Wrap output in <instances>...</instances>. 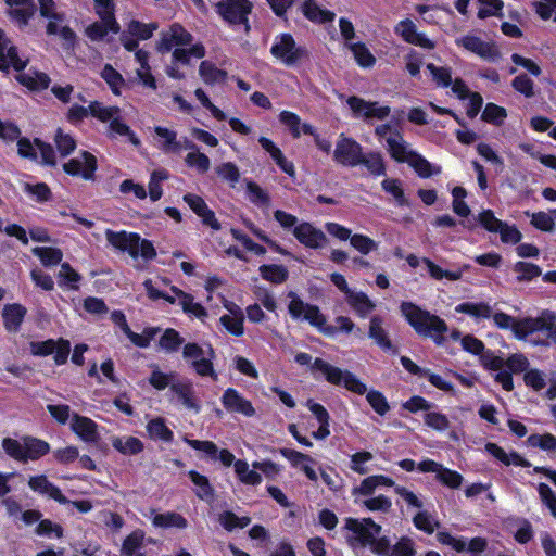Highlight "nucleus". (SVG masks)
Here are the masks:
<instances>
[{
	"mask_svg": "<svg viewBox=\"0 0 556 556\" xmlns=\"http://www.w3.org/2000/svg\"><path fill=\"white\" fill-rule=\"evenodd\" d=\"M172 292L178 298V304L182 311L195 318L203 320L207 316L206 309L198 302H194L193 296L185 293L176 287H172Z\"/></svg>",
	"mask_w": 556,
	"mask_h": 556,
	"instance_id": "36",
	"label": "nucleus"
},
{
	"mask_svg": "<svg viewBox=\"0 0 556 556\" xmlns=\"http://www.w3.org/2000/svg\"><path fill=\"white\" fill-rule=\"evenodd\" d=\"M270 52L288 66L293 65L304 53L303 49L296 47L294 39L289 34L278 36L271 46Z\"/></svg>",
	"mask_w": 556,
	"mask_h": 556,
	"instance_id": "16",
	"label": "nucleus"
},
{
	"mask_svg": "<svg viewBox=\"0 0 556 556\" xmlns=\"http://www.w3.org/2000/svg\"><path fill=\"white\" fill-rule=\"evenodd\" d=\"M409 266L417 267L420 263L425 264L431 278L435 280L446 279L448 281H458L462 279L464 270L469 269V265H464L462 268L448 270L443 269L429 258L419 260L416 255L409 254L406 257Z\"/></svg>",
	"mask_w": 556,
	"mask_h": 556,
	"instance_id": "18",
	"label": "nucleus"
},
{
	"mask_svg": "<svg viewBox=\"0 0 556 556\" xmlns=\"http://www.w3.org/2000/svg\"><path fill=\"white\" fill-rule=\"evenodd\" d=\"M184 201L202 219L205 225L212 227L213 229H219V224L215 218L214 212L208 208L207 204L200 195L187 193L184 195Z\"/></svg>",
	"mask_w": 556,
	"mask_h": 556,
	"instance_id": "29",
	"label": "nucleus"
},
{
	"mask_svg": "<svg viewBox=\"0 0 556 556\" xmlns=\"http://www.w3.org/2000/svg\"><path fill=\"white\" fill-rule=\"evenodd\" d=\"M155 147L164 153H179L182 149L177 132L166 127L155 126Z\"/></svg>",
	"mask_w": 556,
	"mask_h": 556,
	"instance_id": "30",
	"label": "nucleus"
},
{
	"mask_svg": "<svg viewBox=\"0 0 556 556\" xmlns=\"http://www.w3.org/2000/svg\"><path fill=\"white\" fill-rule=\"evenodd\" d=\"M185 162L189 167L197 169L201 174L206 173L211 167L208 156L200 152V150H193L187 153Z\"/></svg>",
	"mask_w": 556,
	"mask_h": 556,
	"instance_id": "63",
	"label": "nucleus"
},
{
	"mask_svg": "<svg viewBox=\"0 0 556 556\" xmlns=\"http://www.w3.org/2000/svg\"><path fill=\"white\" fill-rule=\"evenodd\" d=\"M355 504L371 511V513H383L387 514L392 508V501L387 495L380 494L377 496H369L366 498H357Z\"/></svg>",
	"mask_w": 556,
	"mask_h": 556,
	"instance_id": "47",
	"label": "nucleus"
},
{
	"mask_svg": "<svg viewBox=\"0 0 556 556\" xmlns=\"http://www.w3.org/2000/svg\"><path fill=\"white\" fill-rule=\"evenodd\" d=\"M361 164H363L368 172L374 176L386 175V165L381 153L370 152L362 155Z\"/></svg>",
	"mask_w": 556,
	"mask_h": 556,
	"instance_id": "55",
	"label": "nucleus"
},
{
	"mask_svg": "<svg viewBox=\"0 0 556 556\" xmlns=\"http://www.w3.org/2000/svg\"><path fill=\"white\" fill-rule=\"evenodd\" d=\"M314 367L323 372V376L329 383L342 386L349 391L359 395L366 394L367 402L380 416L389 412L390 406L386 396L377 390L368 391L366 384L353 372L336 367L321 358L315 359Z\"/></svg>",
	"mask_w": 556,
	"mask_h": 556,
	"instance_id": "2",
	"label": "nucleus"
},
{
	"mask_svg": "<svg viewBox=\"0 0 556 556\" xmlns=\"http://www.w3.org/2000/svg\"><path fill=\"white\" fill-rule=\"evenodd\" d=\"M63 169L73 176H79L86 180L92 179L97 169V160L89 152H81L63 165Z\"/></svg>",
	"mask_w": 556,
	"mask_h": 556,
	"instance_id": "21",
	"label": "nucleus"
},
{
	"mask_svg": "<svg viewBox=\"0 0 556 556\" xmlns=\"http://www.w3.org/2000/svg\"><path fill=\"white\" fill-rule=\"evenodd\" d=\"M302 318L308 321L312 326L316 327L320 332H323L326 336L332 337L336 334V329L333 328V326L327 325L326 317L315 305L309 304Z\"/></svg>",
	"mask_w": 556,
	"mask_h": 556,
	"instance_id": "45",
	"label": "nucleus"
},
{
	"mask_svg": "<svg viewBox=\"0 0 556 556\" xmlns=\"http://www.w3.org/2000/svg\"><path fill=\"white\" fill-rule=\"evenodd\" d=\"M112 446L123 455H137L143 451V443L132 435H118L111 438Z\"/></svg>",
	"mask_w": 556,
	"mask_h": 556,
	"instance_id": "38",
	"label": "nucleus"
},
{
	"mask_svg": "<svg viewBox=\"0 0 556 556\" xmlns=\"http://www.w3.org/2000/svg\"><path fill=\"white\" fill-rule=\"evenodd\" d=\"M172 392L178 397L181 405L194 414L201 412V403L195 395L193 384L189 380L176 381L170 384Z\"/></svg>",
	"mask_w": 556,
	"mask_h": 556,
	"instance_id": "25",
	"label": "nucleus"
},
{
	"mask_svg": "<svg viewBox=\"0 0 556 556\" xmlns=\"http://www.w3.org/2000/svg\"><path fill=\"white\" fill-rule=\"evenodd\" d=\"M185 340L173 328L166 329L160 338L159 345L167 353H174L184 344Z\"/></svg>",
	"mask_w": 556,
	"mask_h": 556,
	"instance_id": "57",
	"label": "nucleus"
},
{
	"mask_svg": "<svg viewBox=\"0 0 556 556\" xmlns=\"http://www.w3.org/2000/svg\"><path fill=\"white\" fill-rule=\"evenodd\" d=\"M485 450L488 453H490L493 457L498 459L501 463H503L506 466L515 465V466H522L528 467L529 463L525 460L518 453L505 452L501 446L496 445L495 443H488L485 445Z\"/></svg>",
	"mask_w": 556,
	"mask_h": 556,
	"instance_id": "44",
	"label": "nucleus"
},
{
	"mask_svg": "<svg viewBox=\"0 0 556 556\" xmlns=\"http://www.w3.org/2000/svg\"><path fill=\"white\" fill-rule=\"evenodd\" d=\"M375 554L380 556H414V543L410 539L402 538L394 545H390L386 538H381L376 543Z\"/></svg>",
	"mask_w": 556,
	"mask_h": 556,
	"instance_id": "28",
	"label": "nucleus"
},
{
	"mask_svg": "<svg viewBox=\"0 0 556 556\" xmlns=\"http://www.w3.org/2000/svg\"><path fill=\"white\" fill-rule=\"evenodd\" d=\"M205 55V49L201 43H195L192 47L176 48L173 51L172 58L182 64H188L190 58L201 59Z\"/></svg>",
	"mask_w": 556,
	"mask_h": 556,
	"instance_id": "60",
	"label": "nucleus"
},
{
	"mask_svg": "<svg viewBox=\"0 0 556 556\" xmlns=\"http://www.w3.org/2000/svg\"><path fill=\"white\" fill-rule=\"evenodd\" d=\"M223 307L227 313L219 317V324L231 336L241 337L244 334V314L242 308L233 301L222 299Z\"/></svg>",
	"mask_w": 556,
	"mask_h": 556,
	"instance_id": "14",
	"label": "nucleus"
},
{
	"mask_svg": "<svg viewBox=\"0 0 556 556\" xmlns=\"http://www.w3.org/2000/svg\"><path fill=\"white\" fill-rule=\"evenodd\" d=\"M401 312L417 333L431 337L437 344H442L444 333L447 331V326L443 319L410 302H403Z\"/></svg>",
	"mask_w": 556,
	"mask_h": 556,
	"instance_id": "4",
	"label": "nucleus"
},
{
	"mask_svg": "<svg viewBox=\"0 0 556 556\" xmlns=\"http://www.w3.org/2000/svg\"><path fill=\"white\" fill-rule=\"evenodd\" d=\"M458 47L477 54L483 60L494 61L498 58L497 49L490 42H485L477 36L466 35L455 40Z\"/></svg>",
	"mask_w": 556,
	"mask_h": 556,
	"instance_id": "23",
	"label": "nucleus"
},
{
	"mask_svg": "<svg viewBox=\"0 0 556 556\" xmlns=\"http://www.w3.org/2000/svg\"><path fill=\"white\" fill-rule=\"evenodd\" d=\"M24 68L17 71L16 80L30 90H42L48 88L50 78L47 74L29 70L28 72L22 73Z\"/></svg>",
	"mask_w": 556,
	"mask_h": 556,
	"instance_id": "37",
	"label": "nucleus"
},
{
	"mask_svg": "<svg viewBox=\"0 0 556 556\" xmlns=\"http://www.w3.org/2000/svg\"><path fill=\"white\" fill-rule=\"evenodd\" d=\"M233 467L236 475L242 483L257 485L262 482L261 475L256 469H250L249 464L245 460H236Z\"/></svg>",
	"mask_w": 556,
	"mask_h": 556,
	"instance_id": "53",
	"label": "nucleus"
},
{
	"mask_svg": "<svg viewBox=\"0 0 556 556\" xmlns=\"http://www.w3.org/2000/svg\"><path fill=\"white\" fill-rule=\"evenodd\" d=\"M294 238L305 248L323 249L328 244V238L324 231L308 222H301L293 229Z\"/></svg>",
	"mask_w": 556,
	"mask_h": 556,
	"instance_id": "17",
	"label": "nucleus"
},
{
	"mask_svg": "<svg viewBox=\"0 0 556 556\" xmlns=\"http://www.w3.org/2000/svg\"><path fill=\"white\" fill-rule=\"evenodd\" d=\"M152 525L156 528H176V529H185L188 527L187 519L178 513L167 511L164 514H154L152 513L151 517Z\"/></svg>",
	"mask_w": 556,
	"mask_h": 556,
	"instance_id": "43",
	"label": "nucleus"
},
{
	"mask_svg": "<svg viewBox=\"0 0 556 556\" xmlns=\"http://www.w3.org/2000/svg\"><path fill=\"white\" fill-rule=\"evenodd\" d=\"M182 357L200 377H207L213 381L218 379L213 364L216 354L212 345L208 344L207 348L204 349L194 342L186 343L182 348Z\"/></svg>",
	"mask_w": 556,
	"mask_h": 556,
	"instance_id": "6",
	"label": "nucleus"
},
{
	"mask_svg": "<svg viewBox=\"0 0 556 556\" xmlns=\"http://www.w3.org/2000/svg\"><path fill=\"white\" fill-rule=\"evenodd\" d=\"M220 402L228 413L241 414L245 417L255 415V408L252 403L233 388H228L224 391Z\"/></svg>",
	"mask_w": 556,
	"mask_h": 556,
	"instance_id": "22",
	"label": "nucleus"
},
{
	"mask_svg": "<svg viewBox=\"0 0 556 556\" xmlns=\"http://www.w3.org/2000/svg\"><path fill=\"white\" fill-rule=\"evenodd\" d=\"M481 365L490 370L494 371V380L502 386L505 391H511L514 389V381L511 372L504 369V358L495 355L491 351H486L481 356Z\"/></svg>",
	"mask_w": 556,
	"mask_h": 556,
	"instance_id": "19",
	"label": "nucleus"
},
{
	"mask_svg": "<svg viewBox=\"0 0 556 556\" xmlns=\"http://www.w3.org/2000/svg\"><path fill=\"white\" fill-rule=\"evenodd\" d=\"M413 523L418 530L428 534L433 533L440 527L437 516L425 509L416 513L413 517Z\"/></svg>",
	"mask_w": 556,
	"mask_h": 556,
	"instance_id": "49",
	"label": "nucleus"
},
{
	"mask_svg": "<svg viewBox=\"0 0 556 556\" xmlns=\"http://www.w3.org/2000/svg\"><path fill=\"white\" fill-rule=\"evenodd\" d=\"M363 148L354 139L341 134L336 143L333 160L344 166H356L361 164Z\"/></svg>",
	"mask_w": 556,
	"mask_h": 556,
	"instance_id": "12",
	"label": "nucleus"
},
{
	"mask_svg": "<svg viewBox=\"0 0 556 556\" xmlns=\"http://www.w3.org/2000/svg\"><path fill=\"white\" fill-rule=\"evenodd\" d=\"M252 3L249 0H224L217 4L218 14L229 24H243L249 30L248 15L251 13Z\"/></svg>",
	"mask_w": 556,
	"mask_h": 556,
	"instance_id": "11",
	"label": "nucleus"
},
{
	"mask_svg": "<svg viewBox=\"0 0 556 556\" xmlns=\"http://www.w3.org/2000/svg\"><path fill=\"white\" fill-rule=\"evenodd\" d=\"M348 304L361 318H366L375 308L376 303L362 291L354 290L346 298Z\"/></svg>",
	"mask_w": 556,
	"mask_h": 556,
	"instance_id": "35",
	"label": "nucleus"
},
{
	"mask_svg": "<svg viewBox=\"0 0 556 556\" xmlns=\"http://www.w3.org/2000/svg\"><path fill=\"white\" fill-rule=\"evenodd\" d=\"M348 105L357 118L366 119H384L391 112L390 106L381 105L379 102L366 101L358 97H350Z\"/></svg>",
	"mask_w": 556,
	"mask_h": 556,
	"instance_id": "15",
	"label": "nucleus"
},
{
	"mask_svg": "<svg viewBox=\"0 0 556 556\" xmlns=\"http://www.w3.org/2000/svg\"><path fill=\"white\" fill-rule=\"evenodd\" d=\"M154 543L152 539H146L142 530H135L127 535L123 542L121 554L122 556H141L140 549L143 547L144 542Z\"/></svg>",
	"mask_w": 556,
	"mask_h": 556,
	"instance_id": "40",
	"label": "nucleus"
},
{
	"mask_svg": "<svg viewBox=\"0 0 556 556\" xmlns=\"http://www.w3.org/2000/svg\"><path fill=\"white\" fill-rule=\"evenodd\" d=\"M261 147L271 156L276 164L288 175H294V166L288 162L283 156L281 150L275 144L273 140L267 137H261L258 139Z\"/></svg>",
	"mask_w": 556,
	"mask_h": 556,
	"instance_id": "39",
	"label": "nucleus"
},
{
	"mask_svg": "<svg viewBox=\"0 0 556 556\" xmlns=\"http://www.w3.org/2000/svg\"><path fill=\"white\" fill-rule=\"evenodd\" d=\"M495 325L502 329H511L514 336L519 340H526L530 334L545 326L544 323L555 318L552 314H541L538 318H528L515 320L505 313H495L492 315Z\"/></svg>",
	"mask_w": 556,
	"mask_h": 556,
	"instance_id": "8",
	"label": "nucleus"
},
{
	"mask_svg": "<svg viewBox=\"0 0 556 556\" xmlns=\"http://www.w3.org/2000/svg\"><path fill=\"white\" fill-rule=\"evenodd\" d=\"M11 18L20 26L27 24L35 13V5L31 0H7Z\"/></svg>",
	"mask_w": 556,
	"mask_h": 556,
	"instance_id": "33",
	"label": "nucleus"
},
{
	"mask_svg": "<svg viewBox=\"0 0 556 556\" xmlns=\"http://www.w3.org/2000/svg\"><path fill=\"white\" fill-rule=\"evenodd\" d=\"M215 172L222 180L228 182L231 187H235L240 180V170L232 162L219 164L216 166Z\"/></svg>",
	"mask_w": 556,
	"mask_h": 556,
	"instance_id": "61",
	"label": "nucleus"
},
{
	"mask_svg": "<svg viewBox=\"0 0 556 556\" xmlns=\"http://www.w3.org/2000/svg\"><path fill=\"white\" fill-rule=\"evenodd\" d=\"M199 74L203 81L208 85L219 84L225 81L226 72L217 68L212 62L203 61L199 67Z\"/></svg>",
	"mask_w": 556,
	"mask_h": 556,
	"instance_id": "54",
	"label": "nucleus"
},
{
	"mask_svg": "<svg viewBox=\"0 0 556 556\" xmlns=\"http://www.w3.org/2000/svg\"><path fill=\"white\" fill-rule=\"evenodd\" d=\"M147 431L153 440L170 442L174 438L173 431L165 425L163 418L151 419L147 424Z\"/></svg>",
	"mask_w": 556,
	"mask_h": 556,
	"instance_id": "52",
	"label": "nucleus"
},
{
	"mask_svg": "<svg viewBox=\"0 0 556 556\" xmlns=\"http://www.w3.org/2000/svg\"><path fill=\"white\" fill-rule=\"evenodd\" d=\"M455 312L467 314L475 319H488L492 316V308L483 302H465L456 305Z\"/></svg>",
	"mask_w": 556,
	"mask_h": 556,
	"instance_id": "46",
	"label": "nucleus"
},
{
	"mask_svg": "<svg viewBox=\"0 0 556 556\" xmlns=\"http://www.w3.org/2000/svg\"><path fill=\"white\" fill-rule=\"evenodd\" d=\"M437 540L444 545L451 546L458 553L467 552L472 556H480L486 549L488 542L485 539L476 536L471 540H466L465 538H456L445 531H440L437 533Z\"/></svg>",
	"mask_w": 556,
	"mask_h": 556,
	"instance_id": "13",
	"label": "nucleus"
},
{
	"mask_svg": "<svg viewBox=\"0 0 556 556\" xmlns=\"http://www.w3.org/2000/svg\"><path fill=\"white\" fill-rule=\"evenodd\" d=\"M33 253L39 257L43 266L56 265L62 261L63 253L60 249L51 247H36Z\"/></svg>",
	"mask_w": 556,
	"mask_h": 556,
	"instance_id": "58",
	"label": "nucleus"
},
{
	"mask_svg": "<svg viewBox=\"0 0 556 556\" xmlns=\"http://www.w3.org/2000/svg\"><path fill=\"white\" fill-rule=\"evenodd\" d=\"M279 121L287 126L292 136L299 138L301 134L314 135V127L306 123H301V118L293 112L282 111L279 114Z\"/></svg>",
	"mask_w": 556,
	"mask_h": 556,
	"instance_id": "42",
	"label": "nucleus"
},
{
	"mask_svg": "<svg viewBox=\"0 0 556 556\" xmlns=\"http://www.w3.org/2000/svg\"><path fill=\"white\" fill-rule=\"evenodd\" d=\"M395 482L393 479L384 476V475H371L364 478L358 485H355L351 494L354 497V503L357 502V498H366L372 496L375 491L379 486H393Z\"/></svg>",
	"mask_w": 556,
	"mask_h": 556,
	"instance_id": "24",
	"label": "nucleus"
},
{
	"mask_svg": "<svg viewBox=\"0 0 556 556\" xmlns=\"http://www.w3.org/2000/svg\"><path fill=\"white\" fill-rule=\"evenodd\" d=\"M375 132L386 141L387 151L394 161L408 164L421 178H429L441 173L440 166L428 162L412 148L399 131L392 130L389 124L377 126Z\"/></svg>",
	"mask_w": 556,
	"mask_h": 556,
	"instance_id": "1",
	"label": "nucleus"
},
{
	"mask_svg": "<svg viewBox=\"0 0 556 556\" xmlns=\"http://www.w3.org/2000/svg\"><path fill=\"white\" fill-rule=\"evenodd\" d=\"M29 488L39 494L46 495L60 504L68 503L67 498L62 494L61 490L51 483L46 476H33L28 480Z\"/></svg>",
	"mask_w": 556,
	"mask_h": 556,
	"instance_id": "31",
	"label": "nucleus"
},
{
	"mask_svg": "<svg viewBox=\"0 0 556 556\" xmlns=\"http://www.w3.org/2000/svg\"><path fill=\"white\" fill-rule=\"evenodd\" d=\"M2 447L8 455L21 462L36 460L49 452V444L42 440L26 438L23 441L4 439Z\"/></svg>",
	"mask_w": 556,
	"mask_h": 556,
	"instance_id": "9",
	"label": "nucleus"
},
{
	"mask_svg": "<svg viewBox=\"0 0 556 556\" xmlns=\"http://www.w3.org/2000/svg\"><path fill=\"white\" fill-rule=\"evenodd\" d=\"M218 521L227 531H232L245 528L251 522V519L247 516L238 517L231 511H224L219 515Z\"/></svg>",
	"mask_w": 556,
	"mask_h": 556,
	"instance_id": "62",
	"label": "nucleus"
},
{
	"mask_svg": "<svg viewBox=\"0 0 556 556\" xmlns=\"http://www.w3.org/2000/svg\"><path fill=\"white\" fill-rule=\"evenodd\" d=\"M395 33L406 42L421 47L424 49H433L434 42L424 33H418L416 25L410 20H404L395 26Z\"/></svg>",
	"mask_w": 556,
	"mask_h": 556,
	"instance_id": "26",
	"label": "nucleus"
},
{
	"mask_svg": "<svg viewBox=\"0 0 556 556\" xmlns=\"http://www.w3.org/2000/svg\"><path fill=\"white\" fill-rule=\"evenodd\" d=\"M26 314V309L18 304L7 305L3 309L4 326L9 331H16Z\"/></svg>",
	"mask_w": 556,
	"mask_h": 556,
	"instance_id": "48",
	"label": "nucleus"
},
{
	"mask_svg": "<svg viewBox=\"0 0 556 556\" xmlns=\"http://www.w3.org/2000/svg\"><path fill=\"white\" fill-rule=\"evenodd\" d=\"M192 36L181 25L173 24L167 30L161 33L157 50L160 52H168L172 49L182 48L190 45Z\"/></svg>",
	"mask_w": 556,
	"mask_h": 556,
	"instance_id": "20",
	"label": "nucleus"
},
{
	"mask_svg": "<svg viewBox=\"0 0 556 556\" xmlns=\"http://www.w3.org/2000/svg\"><path fill=\"white\" fill-rule=\"evenodd\" d=\"M71 429L85 442H96L99 438L97 424L85 416L73 414Z\"/></svg>",
	"mask_w": 556,
	"mask_h": 556,
	"instance_id": "32",
	"label": "nucleus"
},
{
	"mask_svg": "<svg viewBox=\"0 0 556 556\" xmlns=\"http://www.w3.org/2000/svg\"><path fill=\"white\" fill-rule=\"evenodd\" d=\"M374 455L368 451H359L350 456V469L358 475H366L370 471L369 463Z\"/></svg>",
	"mask_w": 556,
	"mask_h": 556,
	"instance_id": "56",
	"label": "nucleus"
},
{
	"mask_svg": "<svg viewBox=\"0 0 556 556\" xmlns=\"http://www.w3.org/2000/svg\"><path fill=\"white\" fill-rule=\"evenodd\" d=\"M345 528L352 533L349 541L353 547L369 546L375 553L376 543L381 539L379 538L381 527L371 518H348Z\"/></svg>",
	"mask_w": 556,
	"mask_h": 556,
	"instance_id": "7",
	"label": "nucleus"
},
{
	"mask_svg": "<svg viewBox=\"0 0 556 556\" xmlns=\"http://www.w3.org/2000/svg\"><path fill=\"white\" fill-rule=\"evenodd\" d=\"M159 331L160 329L156 327H148L142 331V333H136L129 329L125 334L136 346L148 348Z\"/></svg>",
	"mask_w": 556,
	"mask_h": 556,
	"instance_id": "64",
	"label": "nucleus"
},
{
	"mask_svg": "<svg viewBox=\"0 0 556 556\" xmlns=\"http://www.w3.org/2000/svg\"><path fill=\"white\" fill-rule=\"evenodd\" d=\"M105 237L109 243L122 252H127L131 257L141 256L144 260H152L156 251L151 241L141 239L139 235L127 231H113L108 229Z\"/></svg>",
	"mask_w": 556,
	"mask_h": 556,
	"instance_id": "5",
	"label": "nucleus"
},
{
	"mask_svg": "<svg viewBox=\"0 0 556 556\" xmlns=\"http://www.w3.org/2000/svg\"><path fill=\"white\" fill-rule=\"evenodd\" d=\"M188 476L195 486V495L203 501H211L214 495V490L210 484L208 479L194 470H190Z\"/></svg>",
	"mask_w": 556,
	"mask_h": 556,
	"instance_id": "50",
	"label": "nucleus"
},
{
	"mask_svg": "<svg viewBox=\"0 0 556 556\" xmlns=\"http://www.w3.org/2000/svg\"><path fill=\"white\" fill-rule=\"evenodd\" d=\"M260 273L263 279L273 283H282L288 278V270L282 265H262Z\"/></svg>",
	"mask_w": 556,
	"mask_h": 556,
	"instance_id": "59",
	"label": "nucleus"
},
{
	"mask_svg": "<svg viewBox=\"0 0 556 556\" xmlns=\"http://www.w3.org/2000/svg\"><path fill=\"white\" fill-rule=\"evenodd\" d=\"M368 337L383 351H391L393 345L384 327V320L380 316H372L369 321Z\"/></svg>",
	"mask_w": 556,
	"mask_h": 556,
	"instance_id": "34",
	"label": "nucleus"
},
{
	"mask_svg": "<svg viewBox=\"0 0 556 556\" xmlns=\"http://www.w3.org/2000/svg\"><path fill=\"white\" fill-rule=\"evenodd\" d=\"M27 65V60H23L17 55L15 47L4 36L0 29V70H8L13 67L15 71H21Z\"/></svg>",
	"mask_w": 556,
	"mask_h": 556,
	"instance_id": "27",
	"label": "nucleus"
},
{
	"mask_svg": "<svg viewBox=\"0 0 556 556\" xmlns=\"http://www.w3.org/2000/svg\"><path fill=\"white\" fill-rule=\"evenodd\" d=\"M301 9L304 16L313 23L332 22L336 17L333 12L320 8L314 0H305Z\"/></svg>",
	"mask_w": 556,
	"mask_h": 556,
	"instance_id": "41",
	"label": "nucleus"
},
{
	"mask_svg": "<svg viewBox=\"0 0 556 556\" xmlns=\"http://www.w3.org/2000/svg\"><path fill=\"white\" fill-rule=\"evenodd\" d=\"M16 140L17 153L20 156L37 161L39 155L42 164L55 165V153L50 144H47L39 139H35L34 142H31L27 138L18 137Z\"/></svg>",
	"mask_w": 556,
	"mask_h": 556,
	"instance_id": "10",
	"label": "nucleus"
},
{
	"mask_svg": "<svg viewBox=\"0 0 556 556\" xmlns=\"http://www.w3.org/2000/svg\"><path fill=\"white\" fill-rule=\"evenodd\" d=\"M356 63L364 68H370L376 64V58L363 42L348 43Z\"/></svg>",
	"mask_w": 556,
	"mask_h": 556,
	"instance_id": "51",
	"label": "nucleus"
},
{
	"mask_svg": "<svg viewBox=\"0 0 556 556\" xmlns=\"http://www.w3.org/2000/svg\"><path fill=\"white\" fill-rule=\"evenodd\" d=\"M88 115L98 118L100 122L108 124L109 135L112 137L124 136L136 147L140 144L139 138L124 122L119 108L113 105H104L101 102H92L89 106L73 105L70 108L67 118L71 122L80 121Z\"/></svg>",
	"mask_w": 556,
	"mask_h": 556,
	"instance_id": "3",
	"label": "nucleus"
}]
</instances>
